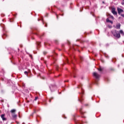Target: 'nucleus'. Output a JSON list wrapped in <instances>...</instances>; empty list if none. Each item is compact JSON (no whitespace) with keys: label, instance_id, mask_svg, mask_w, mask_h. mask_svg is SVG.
Segmentation results:
<instances>
[{"label":"nucleus","instance_id":"cd10ccee","mask_svg":"<svg viewBox=\"0 0 124 124\" xmlns=\"http://www.w3.org/2000/svg\"><path fill=\"white\" fill-rule=\"evenodd\" d=\"M86 106H88V105H86Z\"/></svg>","mask_w":124,"mask_h":124},{"label":"nucleus","instance_id":"a211bd4d","mask_svg":"<svg viewBox=\"0 0 124 124\" xmlns=\"http://www.w3.org/2000/svg\"><path fill=\"white\" fill-rule=\"evenodd\" d=\"M108 23H111V24H113V21L109 20V22Z\"/></svg>","mask_w":124,"mask_h":124},{"label":"nucleus","instance_id":"c85d7f7f","mask_svg":"<svg viewBox=\"0 0 124 124\" xmlns=\"http://www.w3.org/2000/svg\"><path fill=\"white\" fill-rule=\"evenodd\" d=\"M74 78H75V76H74Z\"/></svg>","mask_w":124,"mask_h":124},{"label":"nucleus","instance_id":"5701e85b","mask_svg":"<svg viewBox=\"0 0 124 124\" xmlns=\"http://www.w3.org/2000/svg\"><path fill=\"white\" fill-rule=\"evenodd\" d=\"M57 18L58 19L59 18V16H57Z\"/></svg>","mask_w":124,"mask_h":124},{"label":"nucleus","instance_id":"39448f33","mask_svg":"<svg viewBox=\"0 0 124 124\" xmlns=\"http://www.w3.org/2000/svg\"><path fill=\"white\" fill-rule=\"evenodd\" d=\"M5 117V114L1 115V118L2 120V121H6L7 119Z\"/></svg>","mask_w":124,"mask_h":124},{"label":"nucleus","instance_id":"4be33fe9","mask_svg":"<svg viewBox=\"0 0 124 124\" xmlns=\"http://www.w3.org/2000/svg\"><path fill=\"white\" fill-rule=\"evenodd\" d=\"M35 113H36V111L35 110L34 111L33 114H34Z\"/></svg>","mask_w":124,"mask_h":124},{"label":"nucleus","instance_id":"4468645a","mask_svg":"<svg viewBox=\"0 0 124 124\" xmlns=\"http://www.w3.org/2000/svg\"><path fill=\"white\" fill-rule=\"evenodd\" d=\"M79 112H80V114H84V113L82 111V109L81 108L79 110Z\"/></svg>","mask_w":124,"mask_h":124},{"label":"nucleus","instance_id":"a878e982","mask_svg":"<svg viewBox=\"0 0 124 124\" xmlns=\"http://www.w3.org/2000/svg\"><path fill=\"white\" fill-rule=\"evenodd\" d=\"M38 44V45H40V43H39Z\"/></svg>","mask_w":124,"mask_h":124},{"label":"nucleus","instance_id":"aec40b11","mask_svg":"<svg viewBox=\"0 0 124 124\" xmlns=\"http://www.w3.org/2000/svg\"><path fill=\"white\" fill-rule=\"evenodd\" d=\"M110 70H111V71H112L113 70H114V69H113V68H110Z\"/></svg>","mask_w":124,"mask_h":124},{"label":"nucleus","instance_id":"6ab92c4d","mask_svg":"<svg viewBox=\"0 0 124 124\" xmlns=\"http://www.w3.org/2000/svg\"><path fill=\"white\" fill-rule=\"evenodd\" d=\"M44 55H46V54H47V52H44Z\"/></svg>","mask_w":124,"mask_h":124},{"label":"nucleus","instance_id":"9d476101","mask_svg":"<svg viewBox=\"0 0 124 124\" xmlns=\"http://www.w3.org/2000/svg\"><path fill=\"white\" fill-rule=\"evenodd\" d=\"M16 112V109H12L11 110V113H12V114H13L14 113H15Z\"/></svg>","mask_w":124,"mask_h":124},{"label":"nucleus","instance_id":"b1692460","mask_svg":"<svg viewBox=\"0 0 124 124\" xmlns=\"http://www.w3.org/2000/svg\"><path fill=\"white\" fill-rule=\"evenodd\" d=\"M58 67H59V66H56V68H57V70H58Z\"/></svg>","mask_w":124,"mask_h":124},{"label":"nucleus","instance_id":"423d86ee","mask_svg":"<svg viewBox=\"0 0 124 124\" xmlns=\"http://www.w3.org/2000/svg\"><path fill=\"white\" fill-rule=\"evenodd\" d=\"M12 117L13 118V119H16V118H17V115L16 114H15V113H13L12 114Z\"/></svg>","mask_w":124,"mask_h":124},{"label":"nucleus","instance_id":"f03ea898","mask_svg":"<svg viewBox=\"0 0 124 124\" xmlns=\"http://www.w3.org/2000/svg\"><path fill=\"white\" fill-rule=\"evenodd\" d=\"M111 13L113 14V15H117L118 13L116 11V8L114 7H111Z\"/></svg>","mask_w":124,"mask_h":124},{"label":"nucleus","instance_id":"f8f14e48","mask_svg":"<svg viewBox=\"0 0 124 124\" xmlns=\"http://www.w3.org/2000/svg\"><path fill=\"white\" fill-rule=\"evenodd\" d=\"M109 18L112 19V20H114V16H112L109 15Z\"/></svg>","mask_w":124,"mask_h":124},{"label":"nucleus","instance_id":"0eeeda50","mask_svg":"<svg viewBox=\"0 0 124 124\" xmlns=\"http://www.w3.org/2000/svg\"><path fill=\"white\" fill-rule=\"evenodd\" d=\"M116 29L120 30L121 29V24H119L116 25Z\"/></svg>","mask_w":124,"mask_h":124},{"label":"nucleus","instance_id":"9b49d317","mask_svg":"<svg viewBox=\"0 0 124 124\" xmlns=\"http://www.w3.org/2000/svg\"><path fill=\"white\" fill-rule=\"evenodd\" d=\"M5 37H7V34H4L3 35L2 38L4 39V38H5Z\"/></svg>","mask_w":124,"mask_h":124},{"label":"nucleus","instance_id":"bb28decb","mask_svg":"<svg viewBox=\"0 0 124 124\" xmlns=\"http://www.w3.org/2000/svg\"><path fill=\"white\" fill-rule=\"evenodd\" d=\"M81 60H82V57H80Z\"/></svg>","mask_w":124,"mask_h":124},{"label":"nucleus","instance_id":"6e6552de","mask_svg":"<svg viewBox=\"0 0 124 124\" xmlns=\"http://www.w3.org/2000/svg\"><path fill=\"white\" fill-rule=\"evenodd\" d=\"M120 33H121V34H122V35H123V36H124V31H123V30H120L119 31Z\"/></svg>","mask_w":124,"mask_h":124},{"label":"nucleus","instance_id":"2eb2a0df","mask_svg":"<svg viewBox=\"0 0 124 124\" xmlns=\"http://www.w3.org/2000/svg\"><path fill=\"white\" fill-rule=\"evenodd\" d=\"M37 99H38V97H35V99H34L35 101L37 100Z\"/></svg>","mask_w":124,"mask_h":124},{"label":"nucleus","instance_id":"f257e3e1","mask_svg":"<svg viewBox=\"0 0 124 124\" xmlns=\"http://www.w3.org/2000/svg\"><path fill=\"white\" fill-rule=\"evenodd\" d=\"M93 76L95 77L96 79V80H95V84H96V85H98V79H99V78H100V75L96 72H94L93 73Z\"/></svg>","mask_w":124,"mask_h":124},{"label":"nucleus","instance_id":"393cba45","mask_svg":"<svg viewBox=\"0 0 124 124\" xmlns=\"http://www.w3.org/2000/svg\"><path fill=\"white\" fill-rule=\"evenodd\" d=\"M66 62H68V59H67Z\"/></svg>","mask_w":124,"mask_h":124},{"label":"nucleus","instance_id":"f3484780","mask_svg":"<svg viewBox=\"0 0 124 124\" xmlns=\"http://www.w3.org/2000/svg\"><path fill=\"white\" fill-rule=\"evenodd\" d=\"M107 22H110V20H109V18L107 19Z\"/></svg>","mask_w":124,"mask_h":124},{"label":"nucleus","instance_id":"20e7f679","mask_svg":"<svg viewBox=\"0 0 124 124\" xmlns=\"http://www.w3.org/2000/svg\"><path fill=\"white\" fill-rule=\"evenodd\" d=\"M113 35L117 38H120V37H121V34H120V33H118L117 32H116V34H114Z\"/></svg>","mask_w":124,"mask_h":124},{"label":"nucleus","instance_id":"1a4fd4ad","mask_svg":"<svg viewBox=\"0 0 124 124\" xmlns=\"http://www.w3.org/2000/svg\"><path fill=\"white\" fill-rule=\"evenodd\" d=\"M78 100L80 102H82L83 100H84V99H83L82 97H80V98H79Z\"/></svg>","mask_w":124,"mask_h":124},{"label":"nucleus","instance_id":"7ed1b4c3","mask_svg":"<svg viewBox=\"0 0 124 124\" xmlns=\"http://www.w3.org/2000/svg\"><path fill=\"white\" fill-rule=\"evenodd\" d=\"M117 11L118 14H119V15H121V14H122L121 13H123V12H124V10L120 8H117Z\"/></svg>","mask_w":124,"mask_h":124},{"label":"nucleus","instance_id":"412c9836","mask_svg":"<svg viewBox=\"0 0 124 124\" xmlns=\"http://www.w3.org/2000/svg\"><path fill=\"white\" fill-rule=\"evenodd\" d=\"M51 100H52V99H50L49 100V102H51Z\"/></svg>","mask_w":124,"mask_h":124},{"label":"nucleus","instance_id":"dca6fc26","mask_svg":"<svg viewBox=\"0 0 124 124\" xmlns=\"http://www.w3.org/2000/svg\"><path fill=\"white\" fill-rule=\"evenodd\" d=\"M24 74H25V75H28V72L27 71L24 72Z\"/></svg>","mask_w":124,"mask_h":124},{"label":"nucleus","instance_id":"ddd939ff","mask_svg":"<svg viewBox=\"0 0 124 124\" xmlns=\"http://www.w3.org/2000/svg\"><path fill=\"white\" fill-rule=\"evenodd\" d=\"M98 70H99V71H102V70H103V69L102 68H99L98 69Z\"/></svg>","mask_w":124,"mask_h":124}]
</instances>
